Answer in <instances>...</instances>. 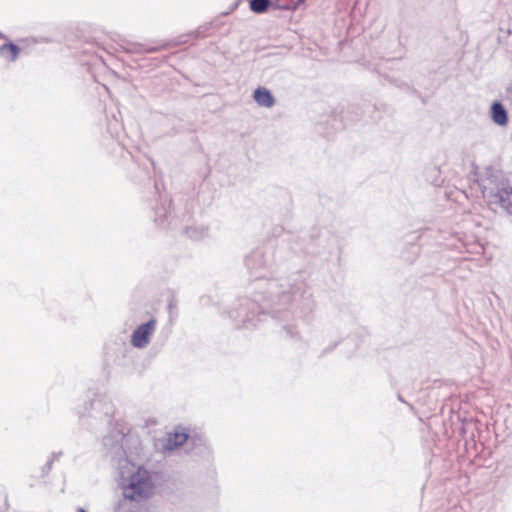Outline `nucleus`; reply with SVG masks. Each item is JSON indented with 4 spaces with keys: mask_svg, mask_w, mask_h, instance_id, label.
I'll return each mask as SVG.
<instances>
[{
    "mask_svg": "<svg viewBox=\"0 0 512 512\" xmlns=\"http://www.w3.org/2000/svg\"><path fill=\"white\" fill-rule=\"evenodd\" d=\"M490 120L499 127H506L509 123V113L501 100H494L489 108Z\"/></svg>",
    "mask_w": 512,
    "mask_h": 512,
    "instance_id": "423d86ee",
    "label": "nucleus"
},
{
    "mask_svg": "<svg viewBox=\"0 0 512 512\" xmlns=\"http://www.w3.org/2000/svg\"><path fill=\"white\" fill-rule=\"evenodd\" d=\"M141 171V174L143 175L140 179V181H144L145 179H147L149 182L151 181V173L149 171V169L146 167V168H143L140 170Z\"/></svg>",
    "mask_w": 512,
    "mask_h": 512,
    "instance_id": "aec40b11",
    "label": "nucleus"
},
{
    "mask_svg": "<svg viewBox=\"0 0 512 512\" xmlns=\"http://www.w3.org/2000/svg\"><path fill=\"white\" fill-rule=\"evenodd\" d=\"M400 89L405 90L415 97H421V92L406 82H401L397 85Z\"/></svg>",
    "mask_w": 512,
    "mask_h": 512,
    "instance_id": "f3484780",
    "label": "nucleus"
},
{
    "mask_svg": "<svg viewBox=\"0 0 512 512\" xmlns=\"http://www.w3.org/2000/svg\"><path fill=\"white\" fill-rule=\"evenodd\" d=\"M155 484L152 474L144 466H139L129 477V482L123 487L124 497L130 501H143L153 494Z\"/></svg>",
    "mask_w": 512,
    "mask_h": 512,
    "instance_id": "f03ea898",
    "label": "nucleus"
},
{
    "mask_svg": "<svg viewBox=\"0 0 512 512\" xmlns=\"http://www.w3.org/2000/svg\"><path fill=\"white\" fill-rule=\"evenodd\" d=\"M245 265L254 282L253 298H242L230 317L249 328L270 314L282 320L292 313L309 320L315 302L307 283L300 275L285 278H267L271 262L262 248H256L245 257Z\"/></svg>",
    "mask_w": 512,
    "mask_h": 512,
    "instance_id": "f257e3e1",
    "label": "nucleus"
},
{
    "mask_svg": "<svg viewBox=\"0 0 512 512\" xmlns=\"http://www.w3.org/2000/svg\"><path fill=\"white\" fill-rule=\"evenodd\" d=\"M189 440L193 449L198 446H203V439L198 434L190 435Z\"/></svg>",
    "mask_w": 512,
    "mask_h": 512,
    "instance_id": "a211bd4d",
    "label": "nucleus"
},
{
    "mask_svg": "<svg viewBox=\"0 0 512 512\" xmlns=\"http://www.w3.org/2000/svg\"><path fill=\"white\" fill-rule=\"evenodd\" d=\"M240 2H241V0H237V1L234 3V5H233L232 10H233V9H235V8L239 5V3H240Z\"/></svg>",
    "mask_w": 512,
    "mask_h": 512,
    "instance_id": "bb28decb",
    "label": "nucleus"
},
{
    "mask_svg": "<svg viewBox=\"0 0 512 512\" xmlns=\"http://www.w3.org/2000/svg\"><path fill=\"white\" fill-rule=\"evenodd\" d=\"M483 192L484 198H487V203L489 205L491 204H498L499 205V198H503V194L501 192V189L498 188L497 190H490L487 194H485V191Z\"/></svg>",
    "mask_w": 512,
    "mask_h": 512,
    "instance_id": "ddd939ff",
    "label": "nucleus"
},
{
    "mask_svg": "<svg viewBox=\"0 0 512 512\" xmlns=\"http://www.w3.org/2000/svg\"><path fill=\"white\" fill-rule=\"evenodd\" d=\"M461 432L465 433V428L463 426L461 427Z\"/></svg>",
    "mask_w": 512,
    "mask_h": 512,
    "instance_id": "2f4dec72",
    "label": "nucleus"
},
{
    "mask_svg": "<svg viewBox=\"0 0 512 512\" xmlns=\"http://www.w3.org/2000/svg\"><path fill=\"white\" fill-rule=\"evenodd\" d=\"M53 463V459H48L47 462L43 465L41 469L43 477L47 476L50 473L53 467Z\"/></svg>",
    "mask_w": 512,
    "mask_h": 512,
    "instance_id": "6ab92c4d",
    "label": "nucleus"
},
{
    "mask_svg": "<svg viewBox=\"0 0 512 512\" xmlns=\"http://www.w3.org/2000/svg\"><path fill=\"white\" fill-rule=\"evenodd\" d=\"M398 400L405 403V400L403 399L401 394H398Z\"/></svg>",
    "mask_w": 512,
    "mask_h": 512,
    "instance_id": "c85d7f7f",
    "label": "nucleus"
},
{
    "mask_svg": "<svg viewBox=\"0 0 512 512\" xmlns=\"http://www.w3.org/2000/svg\"><path fill=\"white\" fill-rule=\"evenodd\" d=\"M190 434L182 426H177L173 432L168 434L167 442L163 445L167 451H174L189 441Z\"/></svg>",
    "mask_w": 512,
    "mask_h": 512,
    "instance_id": "39448f33",
    "label": "nucleus"
},
{
    "mask_svg": "<svg viewBox=\"0 0 512 512\" xmlns=\"http://www.w3.org/2000/svg\"><path fill=\"white\" fill-rule=\"evenodd\" d=\"M251 12L257 15H262L270 11L269 0H247Z\"/></svg>",
    "mask_w": 512,
    "mask_h": 512,
    "instance_id": "9b49d317",
    "label": "nucleus"
},
{
    "mask_svg": "<svg viewBox=\"0 0 512 512\" xmlns=\"http://www.w3.org/2000/svg\"><path fill=\"white\" fill-rule=\"evenodd\" d=\"M417 98L420 99L423 104L427 103L426 98L422 94H421V97H417Z\"/></svg>",
    "mask_w": 512,
    "mask_h": 512,
    "instance_id": "393cba45",
    "label": "nucleus"
},
{
    "mask_svg": "<svg viewBox=\"0 0 512 512\" xmlns=\"http://www.w3.org/2000/svg\"><path fill=\"white\" fill-rule=\"evenodd\" d=\"M503 195L509 197L512 196V186L507 185L506 187L500 188Z\"/></svg>",
    "mask_w": 512,
    "mask_h": 512,
    "instance_id": "4be33fe9",
    "label": "nucleus"
},
{
    "mask_svg": "<svg viewBox=\"0 0 512 512\" xmlns=\"http://www.w3.org/2000/svg\"><path fill=\"white\" fill-rule=\"evenodd\" d=\"M146 51L149 52V53H153V52L158 51V48L157 47H150Z\"/></svg>",
    "mask_w": 512,
    "mask_h": 512,
    "instance_id": "b1692460",
    "label": "nucleus"
},
{
    "mask_svg": "<svg viewBox=\"0 0 512 512\" xmlns=\"http://www.w3.org/2000/svg\"><path fill=\"white\" fill-rule=\"evenodd\" d=\"M254 101L261 107L271 108L276 100L273 93L266 87L259 86L253 92Z\"/></svg>",
    "mask_w": 512,
    "mask_h": 512,
    "instance_id": "6e6552de",
    "label": "nucleus"
},
{
    "mask_svg": "<svg viewBox=\"0 0 512 512\" xmlns=\"http://www.w3.org/2000/svg\"><path fill=\"white\" fill-rule=\"evenodd\" d=\"M6 38V36L0 31V39Z\"/></svg>",
    "mask_w": 512,
    "mask_h": 512,
    "instance_id": "7c9ffc66",
    "label": "nucleus"
},
{
    "mask_svg": "<svg viewBox=\"0 0 512 512\" xmlns=\"http://www.w3.org/2000/svg\"><path fill=\"white\" fill-rule=\"evenodd\" d=\"M306 0H296L293 3H286L281 4L280 10L281 11H296L301 4H303Z\"/></svg>",
    "mask_w": 512,
    "mask_h": 512,
    "instance_id": "2eb2a0df",
    "label": "nucleus"
},
{
    "mask_svg": "<svg viewBox=\"0 0 512 512\" xmlns=\"http://www.w3.org/2000/svg\"><path fill=\"white\" fill-rule=\"evenodd\" d=\"M63 452L62 451H59V452H53L51 454V457L49 459H53V462L55 460H58L61 456H62Z\"/></svg>",
    "mask_w": 512,
    "mask_h": 512,
    "instance_id": "5701e85b",
    "label": "nucleus"
},
{
    "mask_svg": "<svg viewBox=\"0 0 512 512\" xmlns=\"http://www.w3.org/2000/svg\"><path fill=\"white\" fill-rule=\"evenodd\" d=\"M499 205L508 215H512V201L509 197L504 195L503 198H499Z\"/></svg>",
    "mask_w": 512,
    "mask_h": 512,
    "instance_id": "dca6fc26",
    "label": "nucleus"
},
{
    "mask_svg": "<svg viewBox=\"0 0 512 512\" xmlns=\"http://www.w3.org/2000/svg\"><path fill=\"white\" fill-rule=\"evenodd\" d=\"M125 433L122 430H113L111 433L103 438V444L110 450L117 453L124 449Z\"/></svg>",
    "mask_w": 512,
    "mask_h": 512,
    "instance_id": "0eeeda50",
    "label": "nucleus"
},
{
    "mask_svg": "<svg viewBox=\"0 0 512 512\" xmlns=\"http://www.w3.org/2000/svg\"><path fill=\"white\" fill-rule=\"evenodd\" d=\"M155 199L152 205L153 220L158 227L164 228L167 224V217L170 213L172 200L166 192H160L157 183H154Z\"/></svg>",
    "mask_w": 512,
    "mask_h": 512,
    "instance_id": "7ed1b4c3",
    "label": "nucleus"
},
{
    "mask_svg": "<svg viewBox=\"0 0 512 512\" xmlns=\"http://www.w3.org/2000/svg\"><path fill=\"white\" fill-rule=\"evenodd\" d=\"M157 320L151 317L148 321L141 323L131 334V345L134 348L143 349L150 343L151 337L155 332Z\"/></svg>",
    "mask_w": 512,
    "mask_h": 512,
    "instance_id": "20e7f679",
    "label": "nucleus"
},
{
    "mask_svg": "<svg viewBox=\"0 0 512 512\" xmlns=\"http://www.w3.org/2000/svg\"><path fill=\"white\" fill-rule=\"evenodd\" d=\"M184 232L190 239L198 241L208 236L209 228L205 225L188 226Z\"/></svg>",
    "mask_w": 512,
    "mask_h": 512,
    "instance_id": "1a4fd4ad",
    "label": "nucleus"
},
{
    "mask_svg": "<svg viewBox=\"0 0 512 512\" xmlns=\"http://www.w3.org/2000/svg\"><path fill=\"white\" fill-rule=\"evenodd\" d=\"M279 334L282 338L285 339H300L299 331L297 330L296 326L292 324L283 325L279 330Z\"/></svg>",
    "mask_w": 512,
    "mask_h": 512,
    "instance_id": "f8f14e48",
    "label": "nucleus"
},
{
    "mask_svg": "<svg viewBox=\"0 0 512 512\" xmlns=\"http://www.w3.org/2000/svg\"><path fill=\"white\" fill-rule=\"evenodd\" d=\"M20 51V47L10 40L0 46V55L5 56L7 53L9 55L8 59L11 62H14L18 58Z\"/></svg>",
    "mask_w": 512,
    "mask_h": 512,
    "instance_id": "9d476101",
    "label": "nucleus"
},
{
    "mask_svg": "<svg viewBox=\"0 0 512 512\" xmlns=\"http://www.w3.org/2000/svg\"><path fill=\"white\" fill-rule=\"evenodd\" d=\"M212 26L213 22L200 25L195 31L189 33L188 36H193L196 38H205L207 36V32L212 28Z\"/></svg>",
    "mask_w": 512,
    "mask_h": 512,
    "instance_id": "4468645a",
    "label": "nucleus"
},
{
    "mask_svg": "<svg viewBox=\"0 0 512 512\" xmlns=\"http://www.w3.org/2000/svg\"><path fill=\"white\" fill-rule=\"evenodd\" d=\"M271 3H270V10L271 9H275V10H280V7H281V1L280 0H269Z\"/></svg>",
    "mask_w": 512,
    "mask_h": 512,
    "instance_id": "412c9836",
    "label": "nucleus"
},
{
    "mask_svg": "<svg viewBox=\"0 0 512 512\" xmlns=\"http://www.w3.org/2000/svg\"><path fill=\"white\" fill-rule=\"evenodd\" d=\"M76 511H77V512H88V511H87L85 508H83V507H78Z\"/></svg>",
    "mask_w": 512,
    "mask_h": 512,
    "instance_id": "a878e982",
    "label": "nucleus"
},
{
    "mask_svg": "<svg viewBox=\"0 0 512 512\" xmlns=\"http://www.w3.org/2000/svg\"><path fill=\"white\" fill-rule=\"evenodd\" d=\"M506 91L511 93L512 92V84H510L507 88H506Z\"/></svg>",
    "mask_w": 512,
    "mask_h": 512,
    "instance_id": "cd10ccee",
    "label": "nucleus"
},
{
    "mask_svg": "<svg viewBox=\"0 0 512 512\" xmlns=\"http://www.w3.org/2000/svg\"><path fill=\"white\" fill-rule=\"evenodd\" d=\"M99 401H96V400H93V401H90V406L91 408L94 406V404L98 403Z\"/></svg>",
    "mask_w": 512,
    "mask_h": 512,
    "instance_id": "c756f323",
    "label": "nucleus"
}]
</instances>
